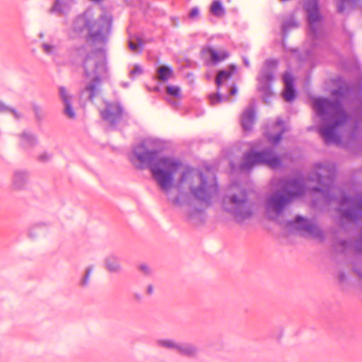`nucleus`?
Returning <instances> with one entry per match:
<instances>
[{"instance_id": "f257e3e1", "label": "nucleus", "mask_w": 362, "mask_h": 362, "mask_svg": "<svg viewBox=\"0 0 362 362\" xmlns=\"http://www.w3.org/2000/svg\"><path fill=\"white\" fill-rule=\"evenodd\" d=\"M158 141L146 139L133 147L129 158L137 169L149 168L153 180L169 201L181 206L192 196L209 204L218 192L214 175L185 165L173 156L158 157Z\"/></svg>"}, {"instance_id": "f03ea898", "label": "nucleus", "mask_w": 362, "mask_h": 362, "mask_svg": "<svg viewBox=\"0 0 362 362\" xmlns=\"http://www.w3.org/2000/svg\"><path fill=\"white\" fill-rule=\"evenodd\" d=\"M332 95L336 98L334 100L317 98L313 100V107L320 119L317 127L320 136L327 144H338L341 142V130L350 119L344 110L342 103L351 98L352 90L348 87H340L334 90Z\"/></svg>"}, {"instance_id": "7ed1b4c3", "label": "nucleus", "mask_w": 362, "mask_h": 362, "mask_svg": "<svg viewBox=\"0 0 362 362\" xmlns=\"http://www.w3.org/2000/svg\"><path fill=\"white\" fill-rule=\"evenodd\" d=\"M336 166L331 163L316 164L315 172L310 180L321 187H313V190L321 192L323 200L327 203L337 202L340 206L339 211L343 218L350 221L362 218V196L350 197L339 192L334 185Z\"/></svg>"}, {"instance_id": "20e7f679", "label": "nucleus", "mask_w": 362, "mask_h": 362, "mask_svg": "<svg viewBox=\"0 0 362 362\" xmlns=\"http://www.w3.org/2000/svg\"><path fill=\"white\" fill-rule=\"evenodd\" d=\"M77 53L83 58L82 67L87 81L81 97L93 100L100 92L102 77L107 71L105 49L102 47L90 51L88 46H83Z\"/></svg>"}, {"instance_id": "39448f33", "label": "nucleus", "mask_w": 362, "mask_h": 362, "mask_svg": "<svg viewBox=\"0 0 362 362\" xmlns=\"http://www.w3.org/2000/svg\"><path fill=\"white\" fill-rule=\"evenodd\" d=\"M111 26L112 17L110 15H101L96 20L94 18L93 11L88 9L74 19L71 25V32L73 35L76 36L86 31L93 42L104 45L108 40Z\"/></svg>"}, {"instance_id": "423d86ee", "label": "nucleus", "mask_w": 362, "mask_h": 362, "mask_svg": "<svg viewBox=\"0 0 362 362\" xmlns=\"http://www.w3.org/2000/svg\"><path fill=\"white\" fill-rule=\"evenodd\" d=\"M279 185L281 190L272 194L266 202V211L272 220L280 216L293 198L303 194L305 189L301 179H281Z\"/></svg>"}, {"instance_id": "0eeeda50", "label": "nucleus", "mask_w": 362, "mask_h": 362, "mask_svg": "<svg viewBox=\"0 0 362 362\" xmlns=\"http://www.w3.org/2000/svg\"><path fill=\"white\" fill-rule=\"evenodd\" d=\"M230 188H237L240 192L239 194H233L225 197V202L230 204L226 209L233 216L237 222L241 223L252 216L253 205L247 199L245 191L241 189L239 185H233Z\"/></svg>"}, {"instance_id": "6e6552de", "label": "nucleus", "mask_w": 362, "mask_h": 362, "mask_svg": "<svg viewBox=\"0 0 362 362\" xmlns=\"http://www.w3.org/2000/svg\"><path fill=\"white\" fill-rule=\"evenodd\" d=\"M255 148L257 146H252L251 150L245 153L243 160L240 165L241 170H250L255 165L259 164L266 165L272 168H277L281 166V161L272 148H267L260 152H256Z\"/></svg>"}, {"instance_id": "1a4fd4ad", "label": "nucleus", "mask_w": 362, "mask_h": 362, "mask_svg": "<svg viewBox=\"0 0 362 362\" xmlns=\"http://www.w3.org/2000/svg\"><path fill=\"white\" fill-rule=\"evenodd\" d=\"M235 71L236 66L230 65L229 70H222L218 71L216 78L217 93L215 95L212 94L209 96V99L211 105H216L223 101H227L229 100L230 95L237 93L238 88L234 84L231 87H226V91L221 92V89L225 88L226 83L233 76Z\"/></svg>"}, {"instance_id": "9d476101", "label": "nucleus", "mask_w": 362, "mask_h": 362, "mask_svg": "<svg viewBox=\"0 0 362 362\" xmlns=\"http://www.w3.org/2000/svg\"><path fill=\"white\" fill-rule=\"evenodd\" d=\"M305 9L308 13V36L312 40H319L322 36V16L319 11L317 0H305Z\"/></svg>"}, {"instance_id": "9b49d317", "label": "nucleus", "mask_w": 362, "mask_h": 362, "mask_svg": "<svg viewBox=\"0 0 362 362\" xmlns=\"http://www.w3.org/2000/svg\"><path fill=\"white\" fill-rule=\"evenodd\" d=\"M277 64L278 62L276 60L267 59L257 76L258 88L264 94V99L266 102H267L268 98L273 95L271 83L274 79V72Z\"/></svg>"}, {"instance_id": "f8f14e48", "label": "nucleus", "mask_w": 362, "mask_h": 362, "mask_svg": "<svg viewBox=\"0 0 362 362\" xmlns=\"http://www.w3.org/2000/svg\"><path fill=\"white\" fill-rule=\"evenodd\" d=\"M286 228L291 231L300 233L303 235H308L318 239L323 238V233L313 220L304 218L297 216L294 221L286 223Z\"/></svg>"}, {"instance_id": "ddd939ff", "label": "nucleus", "mask_w": 362, "mask_h": 362, "mask_svg": "<svg viewBox=\"0 0 362 362\" xmlns=\"http://www.w3.org/2000/svg\"><path fill=\"white\" fill-rule=\"evenodd\" d=\"M100 112L102 118L112 127L120 124L126 117L122 105L117 102H105V108Z\"/></svg>"}, {"instance_id": "4468645a", "label": "nucleus", "mask_w": 362, "mask_h": 362, "mask_svg": "<svg viewBox=\"0 0 362 362\" xmlns=\"http://www.w3.org/2000/svg\"><path fill=\"white\" fill-rule=\"evenodd\" d=\"M286 130L287 128L284 122L281 119H278L265 132V136L272 144L276 145L281 140L282 135Z\"/></svg>"}, {"instance_id": "2eb2a0df", "label": "nucleus", "mask_w": 362, "mask_h": 362, "mask_svg": "<svg viewBox=\"0 0 362 362\" xmlns=\"http://www.w3.org/2000/svg\"><path fill=\"white\" fill-rule=\"evenodd\" d=\"M284 90L282 93L284 99L287 102H291L296 98V90L294 88V78L293 75L286 71L283 75Z\"/></svg>"}, {"instance_id": "dca6fc26", "label": "nucleus", "mask_w": 362, "mask_h": 362, "mask_svg": "<svg viewBox=\"0 0 362 362\" xmlns=\"http://www.w3.org/2000/svg\"><path fill=\"white\" fill-rule=\"evenodd\" d=\"M59 93L60 98L64 105V115L69 119H74L76 117V113L71 105V95L69 94L66 88L63 86L59 87Z\"/></svg>"}, {"instance_id": "f3484780", "label": "nucleus", "mask_w": 362, "mask_h": 362, "mask_svg": "<svg viewBox=\"0 0 362 362\" xmlns=\"http://www.w3.org/2000/svg\"><path fill=\"white\" fill-rule=\"evenodd\" d=\"M256 120V114L252 107L246 108L241 116V125L245 131L252 129Z\"/></svg>"}, {"instance_id": "a211bd4d", "label": "nucleus", "mask_w": 362, "mask_h": 362, "mask_svg": "<svg viewBox=\"0 0 362 362\" xmlns=\"http://www.w3.org/2000/svg\"><path fill=\"white\" fill-rule=\"evenodd\" d=\"M203 53L208 54L214 64H218L229 57L227 50H216L210 46L206 47L202 49Z\"/></svg>"}, {"instance_id": "6ab92c4d", "label": "nucleus", "mask_w": 362, "mask_h": 362, "mask_svg": "<svg viewBox=\"0 0 362 362\" xmlns=\"http://www.w3.org/2000/svg\"><path fill=\"white\" fill-rule=\"evenodd\" d=\"M71 6V0H55L50 12L59 15H66Z\"/></svg>"}, {"instance_id": "aec40b11", "label": "nucleus", "mask_w": 362, "mask_h": 362, "mask_svg": "<svg viewBox=\"0 0 362 362\" xmlns=\"http://www.w3.org/2000/svg\"><path fill=\"white\" fill-rule=\"evenodd\" d=\"M105 269L110 273H119L122 267L117 257L114 255H109L105 259Z\"/></svg>"}, {"instance_id": "412c9836", "label": "nucleus", "mask_w": 362, "mask_h": 362, "mask_svg": "<svg viewBox=\"0 0 362 362\" xmlns=\"http://www.w3.org/2000/svg\"><path fill=\"white\" fill-rule=\"evenodd\" d=\"M177 352L180 354L192 357L197 355L198 349L194 344L179 341Z\"/></svg>"}, {"instance_id": "4be33fe9", "label": "nucleus", "mask_w": 362, "mask_h": 362, "mask_svg": "<svg viewBox=\"0 0 362 362\" xmlns=\"http://www.w3.org/2000/svg\"><path fill=\"white\" fill-rule=\"evenodd\" d=\"M41 48L45 54L50 57L54 62H57L59 54V49L57 45L49 42H43L41 45Z\"/></svg>"}, {"instance_id": "5701e85b", "label": "nucleus", "mask_w": 362, "mask_h": 362, "mask_svg": "<svg viewBox=\"0 0 362 362\" xmlns=\"http://www.w3.org/2000/svg\"><path fill=\"white\" fill-rule=\"evenodd\" d=\"M28 180V175L25 171L18 170L13 174V185L16 189L22 188Z\"/></svg>"}, {"instance_id": "b1692460", "label": "nucleus", "mask_w": 362, "mask_h": 362, "mask_svg": "<svg viewBox=\"0 0 362 362\" xmlns=\"http://www.w3.org/2000/svg\"><path fill=\"white\" fill-rule=\"evenodd\" d=\"M361 0H339L337 3V11L344 13L356 7Z\"/></svg>"}, {"instance_id": "393cba45", "label": "nucleus", "mask_w": 362, "mask_h": 362, "mask_svg": "<svg viewBox=\"0 0 362 362\" xmlns=\"http://www.w3.org/2000/svg\"><path fill=\"white\" fill-rule=\"evenodd\" d=\"M20 140L21 145L25 148L32 147L37 144L35 136L28 132H25L21 135Z\"/></svg>"}, {"instance_id": "a878e982", "label": "nucleus", "mask_w": 362, "mask_h": 362, "mask_svg": "<svg viewBox=\"0 0 362 362\" xmlns=\"http://www.w3.org/2000/svg\"><path fill=\"white\" fill-rule=\"evenodd\" d=\"M210 13L216 17H222L226 13V10L220 0H214L209 8Z\"/></svg>"}, {"instance_id": "bb28decb", "label": "nucleus", "mask_w": 362, "mask_h": 362, "mask_svg": "<svg viewBox=\"0 0 362 362\" xmlns=\"http://www.w3.org/2000/svg\"><path fill=\"white\" fill-rule=\"evenodd\" d=\"M179 341L171 339H160L156 340V344L161 348L168 349L177 351Z\"/></svg>"}, {"instance_id": "cd10ccee", "label": "nucleus", "mask_w": 362, "mask_h": 362, "mask_svg": "<svg viewBox=\"0 0 362 362\" xmlns=\"http://www.w3.org/2000/svg\"><path fill=\"white\" fill-rule=\"evenodd\" d=\"M173 71L168 66H161L158 70V78L160 81H165L172 76Z\"/></svg>"}, {"instance_id": "c85d7f7f", "label": "nucleus", "mask_w": 362, "mask_h": 362, "mask_svg": "<svg viewBox=\"0 0 362 362\" xmlns=\"http://www.w3.org/2000/svg\"><path fill=\"white\" fill-rule=\"evenodd\" d=\"M166 92L169 95H172L176 98H179L180 96V89L179 87L175 86H168Z\"/></svg>"}, {"instance_id": "c756f323", "label": "nucleus", "mask_w": 362, "mask_h": 362, "mask_svg": "<svg viewBox=\"0 0 362 362\" xmlns=\"http://www.w3.org/2000/svg\"><path fill=\"white\" fill-rule=\"evenodd\" d=\"M143 73V69L141 66L135 64L134 68L130 71L129 75L132 78L141 75Z\"/></svg>"}, {"instance_id": "7c9ffc66", "label": "nucleus", "mask_w": 362, "mask_h": 362, "mask_svg": "<svg viewBox=\"0 0 362 362\" xmlns=\"http://www.w3.org/2000/svg\"><path fill=\"white\" fill-rule=\"evenodd\" d=\"M0 112H11L16 118H18V114L9 107L6 106L4 103L0 101Z\"/></svg>"}, {"instance_id": "2f4dec72", "label": "nucleus", "mask_w": 362, "mask_h": 362, "mask_svg": "<svg viewBox=\"0 0 362 362\" xmlns=\"http://www.w3.org/2000/svg\"><path fill=\"white\" fill-rule=\"evenodd\" d=\"M142 45L143 44L141 40H139L137 43L133 42L131 40L129 42V47L133 52L139 51Z\"/></svg>"}, {"instance_id": "473e14b6", "label": "nucleus", "mask_w": 362, "mask_h": 362, "mask_svg": "<svg viewBox=\"0 0 362 362\" xmlns=\"http://www.w3.org/2000/svg\"><path fill=\"white\" fill-rule=\"evenodd\" d=\"M91 273H92V269L88 268L86 271V274H85L84 276L82 278V279L81 281V283H80L81 286H85L88 285Z\"/></svg>"}, {"instance_id": "72a5a7b5", "label": "nucleus", "mask_w": 362, "mask_h": 362, "mask_svg": "<svg viewBox=\"0 0 362 362\" xmlns=\"http://www.w3.org/2000/svg\"><path fill=\"white\" fill-rule=\"evenodd\" d=\"M297 27V23L294 21H288L283 24L282 25V31L286 33L290 28H296Z\"/></svg>"}, {"instance_id": "f704fd0d", "label": "nucleus", "mask_w": 362, "mask_h": 362, "mask_svg": "<svg viewBox=\"0 0 362 362\" xmlns=\"http://www.w3.org/2000/svg\"><path fill=\"white\" fill-rule=\"evenodd\" d=\"M139 269L146 275H149L151 274V269L149 267L148 265L146 264H142L139 265Z\"/></svg>"}, {"instance_id": "c9c22d12", "label": "nucleus", "mask_w": 362, "mask_h": 362, "mask_svg": "<svg viewBox=\"0 0 362 362\" xmlns=\"http://www.w3.org/2000/svg\"><path fill=\"white\" fill-rule=\"evenodd\" d=\"M199 16V10L197 7H194L189 13V17L192 19H196Z\"/></svg>"}, {"instance_id": "e433bc0d", "label": "nucleus", "mask_w": 362, "mask_h": 362, "mask_svg": "<svg viewBox=\"0 0 362 362\" xmlns=\"http://www.w3.org/2000/svg\"><path fill=\"white\" fill-rule=\"evenodd\" d=\"M52 158V154L51 153H49L47 152H45L43 153H42L40 156H39V159L42 161H47V160H49Z\"/></svg>"}, {"instance_id": "4c0bfd02", "label": "nucleus", "mask_w": 362, "mask_h": 362, "mask_svg": "<svg viewBox=\"0 0 362 362\" xmlns=\"http://www.w3.org/2000/svg\"><path fill=\"white\" fill-rule=\"evenodd\" d=\"M40 228V224H37L36 226L32 227L29 230V236L31 238H34L36 235L35 230H38Z\"/></svg>"}, {"instance_id": "58836bf2", "label": "nucleus", "mask_w": 362, "mask_h": 362, "mask_svg": "<svg viewBox=\"0 0 362 362\" xmlns=\"http://www.w3.org/2000/svg\"><path fill=\"white\" fill-rule=\"evenodd\" d=\"M146 293L148 295H151L153 293V287L152 285H148L146 288Z\"/></svg>"}, {"instance_id": "ea45409f", "label": "nucleus", "mask_w": 362, "mask_h": 362, "mask_svg": "<svg viewBox=\"0 0 362 362\" xmlns=\"http://www.w3.org/2000/svg\"><path fill=\"white\" fill-rule=\"evenodd\" d=\"M243 63L245 65V66L248 67L250 66L249 60L245 57H243Z\"/></svg>"}, {"instance_id": "a19ab883", "label": "nucleus", "mask_w": 362, "mask_h": 362, "mask_svg": "<svg viewBox=\"0 0 362 362\" xmlns=\"http://www.w3.org/2000/svg\"><path fill=\"white\" fill-rule=\"evenodd\" d=\"M40 226H41V228L38 230H35V233H37V234H40V232H41L42 230L43 226L42 225H40Z\"/></svg>"}, {"instance_id": "79ce46f5", "label": "nucleus", "mask_w": 362, "mask_h": 362, "mask_svg": "<svg viewBox=\"0 0 362 362\" xmlns=\"http://www.w3.org/2000/svg\"><path fill=\"white\" fill-rule=\"evenodd\" d=\"M135 298L139 300V299L141 298V295L140 294H135Z\"/></svg>"}, {"instance_id": "37998d69", "label": "nucleus", "mask_w": 362, "mask_h": 362, "mask_svg": "<svg viewBox=\"0 0 362 362\" xmlns=\"http://www.w3.org/2000/svg\"><path fill=\"white\" fill-rule=\"evenodd\" d=\"M173 105L176 106V105H177V103H174L173 104Z\"/></svg>"}]
</instances>
